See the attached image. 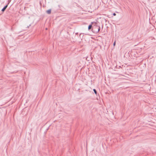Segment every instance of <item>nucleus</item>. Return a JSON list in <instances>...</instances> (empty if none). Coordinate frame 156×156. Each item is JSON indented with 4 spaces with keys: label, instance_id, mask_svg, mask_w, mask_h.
Wrapping results in <instances>:
<instances>
[{
    "label": "nucleus",
    "instance_id": "20e7f679",
    "mask_svg": "<svg viewBox=\"0 0 156 156\" xmlns=\"http://www.w3.org/2000/svg\"><path fill=\"white\" fill-rule=\"evenodd\" d=\"M51 9H49L47 11V13L48 14H50L51 13Z\"/></svg>",
    "mask_w": 156,
    "mask_h": 156
},
{
    "label": "nucleus",
    "instance_id": "f03ea898",
    "mask_svg": "<svg viewBox=\"0 0 156 156\" xmlns=\"http://www.w3.org/2000/svg\"><path fill=\"white\" fill-rule=\"evenodd\" d=\"M9 4V3H8L6 5H5L2 9L1 11L3 12H4L5 10L6 9V8H7V7H8V4Z\"/></svg>",
    "mask_w": 156,
    "mask_h": 156
},
{
    "label": "nucleus",
    "instance_id": "6e6552de",
    "mask_svg": "<svg viewBox=\"0 0 156 156\" xmlns=\"http://www.w3.org/2000/svg\"><path fill=\"white\" fill-rule=\"evenodd\" d=\"M11 0H8V3H9V2L11 1Z\"/></svg>",
    "mask_w": 156,
    "mask_h": 156
},
{
    "label": "nucleus",
    "instance_id": "f257e3e1",
    "mask_svg": "<svg viewBox=\"0 0 156 156\" xmlns=\"http://www.w3.org/2000/svg\"><path fill=\"white\" fill-rule=\"evenodd\" d=\"M93 24V27L92 29V31L95 34L98 33L100 31V27L98 26V23H96L91 22Z\"/></svg>",
    "mask_w": 156,
    "mask_h": 156
},
{
    "label": "nucleus",
    "instance_id": "423d86ee",
    "mask_svg": "<svg viewBox=\"0 0 156 156\" xmlns=\"http://www.w3.org/2000/svg\"><path fill=\"white\" fill-rule=\"evenodd\" d=\"M115 41L114 43H113V45L114 46H115Z\"/></svg>",
    "mask_w": 156,
    "mask_h": 156
},
{
    "label": "nucleus",
    "instance_id": "39448f33",
    "mask_svg": "<svg viewBox=\"0 0 156 156\" xmlns=\"http://www.w3.org/2000/svg\"><path fill=\"white\" fill-rule=\"evenodd\" d=\"M93 90L94 92V93L95 94L97 95V91L95 89H93Z\"/></svg>",
    "mask_w": 156,
    "mask_h": 156
},
{
    "label": "nucleus",
    "instance_id": "0eeeda50",
    "mask_svg": "<svg viewBox=\"0 0 156 156\" xmlns=\"http://www.w3.org/2000/svg\"><path fill=\"white\" fill-rule=\"evenodd\" d=\"M113 15L114 16H116V14L115 13H114L113 14Z\"/></svg>",
    "mask_w": 156,
    "mask_h": 156
},
{
    "label": "nucleus",
    "instance_id": "7ed1b4c3",
    "mask_svg": "<svg viewBox=\"0 0 156 156\" xmlns=\"http://www.w3.org/2000/svg\"><path fill=\"white\" fill-rule=\"evenodd\" d=\"M93 27V24L91 23V24L89 25L88 27V29L89 30L91 28H92Z\"/></svg>",
    "mask_w": 156,
    "mask_h": 156
}]
</instances>
